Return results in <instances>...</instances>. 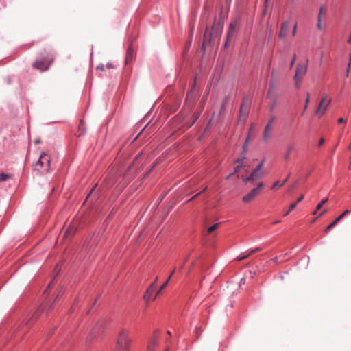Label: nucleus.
I'll use <instances>...</instances> for the list:
<instances>
[{
	"label": "nucleus",
	"mask_w": 351,
	"mask_h": 351,
	"mask_svg": "<svg viewBox=\"0 0 351 351\" xmlns=\"http://www.w3.org/2000/svg\"><path fill=\"white\" fill-rule=\"evenodd\" d=\"M272 261H273L274 262H277V261H278V258H277V257H275V258H274L272 259Z\"/></svg>",
	"instance_id": "57"
},
{
	"label": "nucleus",
	"mask_w": 351,
	"mask_h": 351,
	"mask_svg": "<svg viewBox=\"0 0 351 351\" xmlns=\"http://www.w3.org/2000/svg\"><path fill=\"white\" fill-rule=\"evenodd\" d=\"M158 279V277H156V279H155V280H154V282H155V284L156 283V282H157Z\"/></svg>",
	"instance_id": "61"
},
{
	"label": "nucleus",
	"mask_w": 351,
	"mask_h": 351,
	"mask_svg": "<svg viewBox=\"0 0 351 351\" xmlns=\"http://www.w3.org/2000/svg\"><path fill=\"white\" fill-rule=\"evenodd\" d=\"M187 261H188V256L184 260L183 265H184Z\"/></svg>",
	"instance_id": "56"
},
{
	"label": "nucleus",
	"mask_w": 351,
	"mask_h": 351,
	"mask_svg": "<svg viewBox=\"0 0 351 351\" xmlns=\"http://www.w3.org/2000/svg\"><path fill=\"white\" fill-rule=\"evenodd\" d=\"M53 282V280H52V282H51V283H49V285H48V287H47V289L44 291V293H45L47 291L48 289H49V288L51 287V284H52Z\"/></svg>",
	"instance_id": "50"
},
{
	"label": "nucleus",
	"mask_w": 351,
	"mask_h": 351,
	"mask_svg": "<svg viewBox=\"0 0 351 351\" xmlns=\"http://www.w3.org/2000/svg\"><path fill=\"white\" fill-rule=\"evenodd\" d=\"M159 339V332L155 331L147 343V351H156Z\"/></svg>",
	"instance_id": "8"
},
{
	"label": "nucleus",
	"mask_w": 351,
	"mask_h": 351,
	"mask_svg": "<svg viewBox=\"0 0 351 351\" xmlns=\"http://www.w3.org/2000/svg\"><path fill=\"white\" fill-rule=\"evenodd\" d=\"M129 330L122 328L117 337L114 351H129L131 339L129 337Z\"/></svg>",
	"instance_id": "1"
},
{
	"label": "nucleus",
	"mask_w": 351,
	"mask_h": 351,
	"mask_svg": "<svg viewBox=\"0 0 351 351\" xmlns=\"http://www.w3.org/2000/svg\"><path fill=\"white\" fill-rule=\"evenodd\" d=\"M134 58V47L133 45V43H131L127 49L125 60V64H129L132 63Z\"/></svg>",
	"instance_id": "10"
},
{
	"label": "nucleus",
	"mask_w": 351,
	"mask_h": 351,
	"mask_svg": "<svg viewBox=\"0 0 351 351\" xmlns=\"http://www.w3.org/2000/svg\"><path fill=\"white\" fill-rule=\"evenodd\" d=\"M261 248H260V247H256L255 249H254V250H252L250 251V252H249V253H248V255H252V254H254V253H256V252H259V251H261Z\"/></svg>",
	"instance_id": "33"
},
{
	"label": "nucleus",
	"mask_w": 351,
	"mask_h": 351,
	"mask_svg": "<svg viewBox=\"0 0 351 351\" xmlns=\"http://www.w3.org/2000/svg\"><path fill=\"white\" fill-rule=\"evenodd\" d=\"M233 174H234V172H233L232 173L230 174L229 176H228L226 177V179H230V178Z\"/></svg>",
	"instance_id": "55"
},
{
	"label": "nucleus",
	"mask_w": 351,
	"mask_h": 351,
	"mask_svg": "<svg viewBox=\"0 0 351 351\" xmlns=\"http://www.w3.org/2000/svg\"><path fill=\"white\" fill-rule=\"evenodd\" d=\"M88 201V195L86 196L84 202V204Z\"/></svg>",
	"instance_id": "54"
},
{
	"label": "nucleus",
	"mask_w": 351,
	"mask_h": 351,
	"mask_svg": "<svg viewBox=\"0 0 351 351\" xmlns=\"http://www.w3.org/2000/svg\"><path fill=\"white\" fill-rule=\"evenodd\" d=\"M55 271L56 272V276H58L59 272L60 271V269L58 267V265L56 266Z\"/></svg>",
	"instance_id": "48"
},
{
	"label": "nucleus",
	"mask_w": 351,
	"mask_h": 351,
	"mask_svg": "<svg viewBox=\"0 0 351 351\" xmlns=\"http://www.w3.org/2000/svg\"><path fill=\"white\" fill-rule=\"evenodd\" d=\"M167 334H168V335H169V337H171V332H170L169 331H167Z\"/></svg>",
	"instance_id": "60"
},
{
	"label": "nucleus",
	"mask_w": 351,
	"mask_h": 351,
	"mask_svg": "<svg viewBox=\"0 0 351 351\" xmlns=\"http://www.w3.org/2000/svg\"><path fill=\"white\" fill-rule=\"evenodd\" d=\"M308 60H306V63H299L296 66L295 73L293 77L295 86L297 88H300L303 77L307 72Z\"/></svg>",
	"instance_id": "2"
},
{
	"label": "nucleus",
	"mask_w": 351,
	"mask_h": 351,
	"mask_svg": "<svg viewBox=\"0 0 351 351\" xmlns=\"http://www.w3.org/2000/svg\"><path fill=\"white\" fill-rule=\"evenodd\" d=\"M280 184H281L280 181L275 182L271 186V189L274 190L276 189L278 187H280Z\"/></svg>",
	"instance_id": "32"
},
{
	"label": "nucleus",
	"mask_w": 351,
	"mask_h": 351,
	"mask_svg": "<svg viewBox=\"0 0 351 351\" xmlns=\"http://www.w3.org/2000/svg\"><path fill=\"white\" fill-rule=\"evenodd\" d=\"M250 99L245 97L243 99L242 104L240 107L239 121L245 123L250 112Z\"/></svg>",
	"instance_id": "3"
},
{
	"label": "nucleus",
	"mask_w": 351,
	"mask_h": 351,
	"mask_svg": "<svg viewBox=\"0 0 351 351\" xmlns=\"http://www.w3.org/2000/svg\"><path fill=\"white\" fill-rule=\"evenodd\" d=\"M289 176H290V173L287 176V177L286 178H285V180L281 182V184H280V186H282L287 182V180L289 178Z\"/></svg>",
	"instance_id": "36"
},
{
	"label": "nucleus",
	"mask_w": 351,
	"mask_h": 351,
	"mask_svg": "<svg viewBox=\"0 0 351 351\" xmlns=\"http://www.w3.org/2000/svg\"><path fill=\"white\" fill-rule=\"evenodd\" d=\"M296 206H297L296 203L291 204L289 210L285 213L284 215L285 216L288 215L291 210H293V209L295 208Z\"/></svg>",
	"instance_id": "29"
},
{
	"label": "nucleus",
	"mask_w": 351,
	"mask_h": 351,
	"mask_svg": "<svg viewBox=\"0 0 351 351\" xmlns=\"http://www.w3.org/2000/svg\"><path fill=\"white\" fill-rule=\"evenodd\" d=\"M237 25L236 23H232L230 25L229 31L227 35V40L225 43V47H226L228 45V43L230 41V40L234 36L236 29H237Z\"/></svg>",
	"instance_id": "17"
},
{
	"label": "nucleus",
	"mask_w": 351,
	"mask_h": 351,
	"mask_svg": "<svg viewBox=\"0 0 351 351\" xmlns=\"http://www.w3.org/2000/svg\"><path fill=\"white\" fill-rule=\"evenodd\" d=\"M5 82H7V84H10L12 83L11 77H10V76L6 77Z\"/></svg>",
	"instance_id": "41"
},
{
	"label": "nucleus",
	"mask_w": 351,
	"mask_h": 351,
	"mask_svg": "<svg viewBox=\"0 0 351 351\" xmlns=\"http://www.w3.org/2000/svg\"><path fill=\"white\" fill-rule=\"evenodd\" d=\"M169 350V348H167L165 351H168Z\"/></svg>",
	"instance_id": "64"
},
{
	"label": "nucleus",
	"mask_w": 351,
	"mask_h": 351,
	"mask_svg": "<svg viewBox=\"0 0 351 351\" xmlns=\"http://www.w3.org/2000/svg\"><path fill=\"white\" fill-rule=\"evenodd\" d=\"M303 199H304V195H302L300 197H298L297 199V201L295 203L298 204V203L300 202Z\"/></svg>",
	"instance_id": "45"
},
{
	"label": "nucleus",
	"mask_w": 351,
	"mask_h": 351,
	"mask_svg": "<svg viewBox=\"0 0 351 351\" xmlns=\"http://www.w3.org/2000/svg\"><path fill=\"white\" fill-rule=\"evenodd\" d=\"M52 62L53 59L50 61H48L47 59L38 60L33 63V67L41 71H45L49 69Z\"/></svg>",
	"instance_id": "9"
},
{
	"label": "nucleus",
	"mask_w": 351,
	"mask_h": 351,
	"mask_svg": "<svg viewBox=\"0 0 351 351\" xmlns=\"http://www.w3.org/2000/svg\"><path fill=\"white\" fill-rule=\"evenodd\" d=\"M103 327H104L103 323L101 322H98L93 327L91 334L89 335V336H90L91 338L97 337V336H99L101 333V332L103 330Z\"/></svg>",
	"instance_id": "12"
},
{
	"label": "nucleus",
	"mask_w": 351,
	"mask_h": 351,
	"mask_svg": "<svg viewBox=\"0 0 351 351\" xmlns=\"http://www.w3.org/2000/svg\"><path fill=\"white\" fill-rule=\"evenodd\" d=\"M293 149V144H290L287 146V151L285 152L284 154V158L285 159H288L290 157V155L291 154V152Z\"/></svg>",
	"instance_id": "24"
},
{
	"label": "nucleus",
	"mask_w": 351,
	"mask_h": 351,
	"mask_svg": "<svg viewBox=\"0 0 351 351\" xmlns=\"http://www.w3.org/2000/svg\"><path fill=\"white\" fill-rule=\"evenodd\" d=\"M97 70H100L103 71L104 70V64H99L97 66Z\"/></svg>",
	"instance_id": "40"
},
{
	"label": "nucleus",
	"mask_w": 351,
	"mask_h": 351,
	"mask_svg": "<svg viewBox=\"0 0 351 351\" xmlns=\"http://www.w3.org/2000/svg\"><path fill=\"white\" fill-rule=\"evenodd\" d=\"M246 158V152H241L240 156L237 159L236 163L237 165L235 167L234 173L239 172V171L243 167V162Z\"/></svg>",
	"instance_id": "14"
},
{
	"label": "nucleus",
	"mask_w": 351,
	"mask_h": 351,
	"mask_svg": "<svg viewBox=\"0 0 351 351\" xmlns=\"http://www.w3.org/2000/svg\"><path fill=\"white\" fill-rule=\"evenodd\" d=\"M228 101H229V97H228V96L225 97L223 99L222 104L221 106L220 114H221L223 112V111L224 110L226 106L227 105Z\"/></svg>",
	"instance_id": "25"
},
{
	"label": "nucleus",
	"mask_w": 351,
	"mask_h": 351,
	"mask_svg": "<svg viewBox=\"0 0 351 351\" xmlns=\"http://www.w3.org/2000/svg\"><path fill=\"white\" fill-rule=\"evenodd\" d=\"M13 175L11 173H0V182L6 181L8 178H12Z\"/></svg>",
	"instance_id": "23"
},
{
	"label": "nucleus",
	"mask_w": 351,
	"mask_h": 351,
	"mask_svg": "<svg viewBox=\"0 0 351 351\" xmlns=\"http://www.w3.org/2000/svg\"><path fill=\"white\" fill-rule=\"evenodd\" d=\"M295 59H296V56H295V55H294L293 58V60H291V64H290V67H292V66H293L294 62H295Z\"/></svg>",
	"instance_id": "43"
},
{
	"label": "nucleus",
	"mask_w": 351,
	"mask_h": 351,
	"mask_svg": "<svg viewBox=\"0 0 351 351\" xmlns=\"http://www.w3.org/2000/svg\"><path fill=\"white\" fill-rule=\"evenodd\" d=\"M45 168V166L43 164V162L41 161L40 156L39 157L38 160L36 162V163L33 167V170L34 171H38L40 173H45L44 169Z\"/></svg>",
	"instance_id": "20"
},
{
	"label": "nucleus",
	"mask_w": 351,
	"mask_h": 351,
	"mask_svg": "<svg viewBox=\"0 0 351 351\" xmlns=\"http://www.w3.org/2000/svg\"><path fill=\"white\" fill-rule=\"evenodd\" d=\"M265 175V171L264 170H258L254 169L252 173L250 174L248 177H246L243 179V182L247 183L251 181H254L263 178Z\"/></svg>",
	"instance_id": "7"
},
{
	"label": "nucleus",
	"mask_w": 351,
	"mask_h": 351,
	"mask_svg": "<svg viewBox=\"0 0 351 351\" xmlns=\"http://www.w3.org/2000/svg\"><path fill=\"white\" fill-rule=\"evenodd\" d=\"M69 234H71V230H66V232H65V234L64 236H67L69 235Z\"/></svg>",
	"instance_id": "51"
},
{
	"label": "nucleus",
	"mask_w": 351,
	"mask_h": 351,
	"mask_svg": "<svg viewBox=\"0 0 351 351\" xmlns=\"http://www.w3.org/2000/svg\"><path fill=\"white\" fill-rule=\"evenodd\" d=\"M250 255H248V254H245V255H239V256H237V261H241V260H243L245 258H246L247 257L250 256Z\"/></svg>",
	"instance_id": "35"
},
{
	"label": "nucleus",
	"mask_w": 351,
	"mask_h": 351,
	"mask_svg": "<svg viewBox=\"0 0 351 351\" xmlns=\"http://www.w3.org/2000/svg\"><path fill=\"white\" fill-rule=\"evenodd\" d=\"M263 186L264 183L263 182H259L256 188L252 189L247 195L243 197V201L247 203L255 199L258 195L261 194V189Z\"/></svg>",
	"instance_id": "5"
},
{
	"label": "nucleus",
	"mask_w": 351,
	"mask_h": 351,
	"mask_svg": "<svg viewBox=\"0 0 351 351\" xmlns=\"http://www.w3.org/2000/svg\"><path fill=\"white\" fill-rule=\"evenodd\" d=\"M237 25L236 23H232L230 25L229 31L227 35V40L225 43V47H226L228 45V43L230 41V40L234 36L236 29H237Z\"/></svg>",
	"instance_id": "16"
},
{
	"label": "nucleus",
	"mask_w": 351,
	"mask_h": 351,
	"mask_svg": "<svg viewBox=\"0 0 351 351\" xmlns=\"http://www.w3.org/2000/svg\"><path fill=\"white\" fill-rule=\"evenodd\" d=\"M324 139L323 138H322L318 143V146H322L324 144Z\"/></svg>",
	"instance_id": "46"
},
{
	"label": "nucleus",
	"mask_w": 351,
	"mask_h": 351,
	"mask_svg": "<svg viewBox=\"0 0 351 351\" xmlns=\"http://www.w3.org/2000/svg\"><path fill=\"white\" fill-rule=\"evenodd\" d=\"M317 28L319 29H322V25H321V22H319V21H318V23H317Z\"/></svg>",
	"instance_id": "49"
},
{
	"label": "nucleus",
	"mask_w": 351,
	"mask_h": 351,
	"mask_svg": "<svg viewBox=\"0 0 351 351\" xmlns=\"http://www.w3.org/2000/svg\"><path fill=\"white\" fill-rule=\"evenodd\" d=\"M208 186H206L202 191H200L199 193H201V194L202 193H204L206 189H207Z\"/></svg>",
	"instance_id": "53"
},
{
	"label": "nucleus",
	"mask_w": 351,
	"mask_h": 351,
	"mask_svg": "<svg viewBox=\"0 0 351 351\" xmlns=\"http://www.w3.org/2000/svg\"><path fill=\"white\" fill-rule=\"evenodd\" d=\"M326 212V210L325 209V210H324L323 211H322V212L320 213V214L319 215V216H322V215H323Z\"/></svg>",
	"instance_id": "52"
},
{
	"label": "nucleus",
	"mask_w": 351,
	"mask_h": 351,
	"mask_svg": "<svg viewBox=\"0 0 351 351\" xmlns=\"http://www.w3.org/2000/svg\"><path fill=\"white\" fill-rule=\"evenodd\" d=\"M274 119H275V116H272L270 118V119L269 120L267 124L266 125V126L265 128V130L263 132V140L265 141H267V140L270 137V131L271 130V128H272L271 123L274 121Z\"/></svg>",
	"instance_id": "13"
},
{
	"label": "nucleus",
	"mask_w": 351,
	"mask_h": 351,
	"mask_svg": "<svg viewBox=\"0 0 351 351\" xmlns=\"http://www.w3.org/2000/svg\"><path fill=\"white\" fill-rule=\"evenodd\" d=\"M332 99L329 98L328 95H324L319 101V106L316 110L315 114L319 117L324 114L328 105L331 103Z\"/></svg>",
	"instance_id": "4"
},
{
	"label": "nucleus",
	"mask_w": 351,
	"mask_h": 351,
	"mask_svg": "<svg viewBox=\"0 0 351 351\" xmlns=\"http://www.w3.org/2000/svg\"><path fill=\"white\" fill-rule=\"evenodd\" d=\"M328 201V198H326L324 199H322L320 203H319L317 205V210H320L322 208V207L323 206V205Z\"/></svg>",
	"instance_id": "30"
},
{
	"label": "nucleus",
	"mask_w": 351,
	"mask_h": 351,
	"mask_svg": "<svg viewBox=\"0 0 351 351\" xmlns=\"http://www.w3.org/2000/svg\"><path fill=\"white\" fill-rule=\"evenodd\" d=\"M41 161L43 162L45 168L44 169L45 172H49L50 167V157L46 154L43 153L40 154Z\"/></svg>",
	"instance_id": "19"
},
{
	"label": "nucleus",
	"mask_w": 351,
	"mask_h": 351,
	"mask_svg": "<svg viewBox=\"0 0 351 351\" xmlns=\"http://www.w3.org/2000/svg\"><path fill=\"white\" fill-rule=\"evenodd\" d=\"M337 121H338V123H346V120L342 117L339 118Z\"/></svg>",
	"instance_id": "42"
},
{
	"label": "nucleus",
	"mask_w": 351,
	"mask_h": 351,
	"mask_svg": "<svg viewBox=\"0 0 351 351\" xmlns=\"http://www.w3.org/2000/svg\"><path fill=\"white\" fill-rule=\"evenodd\" d=\"M265 162V159L264 158L261 161V162L256 166V167L255 169H258V170H263V168Z\"/></svg>",
	"instance_id": "31"
},
{
	"label": "nucleus",
	"mask_w": 351,
	"mask_h": 351,
	"mask_svg": "<svg viewBox=\"0 0 351 351\" xmlns=\"http://www.w3.org/2000/svg\"><path fill=\"white\" fill-rule=\"evenodd\" d=\"M294 187H295V185H293V186H291V189H294Z\"/></svg>",
	"instance_id": "63"
},
{
	"label": "nucleus",
	"mask_w": 351,
	"mask_h": 351,
	"mask_svg": "<svg viewBox=\"0 0 351 351\" xmlns=\"http://www.w3.org/2000/svg\"><path fill=\"white\" fill-rule=\"evenodd\" d=\"M290 25V21L289 20H286L282 22L281 24L280 32L278 34V37L281 40H284L287 34Z\"/></svg>",
	"instance_id": "11"
},
{
	"label": "nucleus",
	"mask_w": 351,
	"mask_h": 351,
	"mask_svg": "<svg viewBox=\"0 0 351 351\" xmlns=\"http://www.w3.org/2000/svg\"><path fill=\"white\" fill-rule=\"evenodd\" d=\"M106 67L107 69H112L114 68V66L112 63H108L106 65Z\"/></svg>",
	"instance_id": "44"
},
{
	"label": "nucleus",
	"mask_w": 351,
	"mask_h": 351,
	"mask_svg": "<svg viewBox=\"0 0 351 351\" xmlns=\"http://www.w3.org/2000/svg\"><path fill=\"white\" fill-rule=\"evenodd\" d=\"M175 271H176V269H173V270L171 272V274H170L169 276L168 277L167 280H166V282H169V281L170 280L171 276L173 275Z\"/></svg>",
	"instance_id": "38"
},
{
	"label": "nucleus",
	"mask_w": 351,
	"mask_h": 351,
	"mask_svg": "<svg viewBox=\"0 0 351 351\" xmlns=\"http://www.w3.org/2000/svg\"><path fill=\"white\" fill-rule=\"evenodd\" d=\"M219 226V223H215L213 226H211L210 227H209L208 229H207V232L208 234L210 233H212L213 231H215Z\"/></svg>",
	"instance_id": "27"
},
{
	"label": "nucleus",
	"mask_w": 351,
	"mask_h": 351,
	"mask_svg": "<svg viewBox=\"0 0 351 351\" xmlns=\"http://www.w3.org/2000/svg\"><path fill=\"white\" fill-rule=\"evenodd\" d=\"M251 130H252V128H250V131H249L248 135H247V136L244 143L242 145V151L243 152H247L248 144H249V142H250V132H251Z\"/></svg>",
	"instance_id": "22"
},
{
	"label": "nucleus",
	"mask_w": 351,
	"mask_h": 351,
	"mask_svg": "<svg viewBox=\"0 0 351 351\" xmlns=\"http://www.w3.org/2000/svg\"><path fill=\"white\" fill-rule=\"evenodd\" d=\"M155 282L152 283L149 287L147 288L145 293L143 295V298L146 302H148L150 300H153L152 295L155 291Z\"/></svg>",
	"instance_id": "18"
},
{
	"label": "nucleus",
	"mask_w": 351,
	"mask_h": 351,
	"mask_svg": "<svg viewBox=\"0 0 351 351\" xmlns=\"http://www.w3.org/2000/svg\"><path fill=\"white\" fill-rule=\"evenodd\" d=\"M167 282L163 283V285L160 287V289L157 291L154 297H153V300H155L156 298L157 295H159L161 293V291L167 287Z\"/></svg>",
	"instance_id": "28"
},
{
	"label": "nucleus",
	"mask_w": 351,
	"mask_h": 351,
	"mask_svg": "<svg viewBox=\"0 0 351 351\" xmlns=\"http://www.w3.org/2000/svg\"><path fill=\"white\" fill-rule=\"evenodd\" d=\"M223 25L221 22L215 21L212 27V31L210 32L208 40L211 41L219 36L222 32Z\"/></svg>",
	"instance_id": "6"
},
{
	"label": "nucleus",
	"mask_w": 351,
	"mask_h": 351,
	"mask_svg": "<svg viewBox=\"0 0 351 351\" xmlns=\"http://www.w3.org/2000/svg\"><path fill=\"white\" fill-rule=\"evenodd\" d=\"M296 29H297V23H295V24L294 25L293 28L292 35H293V36L295 35Z\"/></svg>",
	"instance_id": "39"
},
{
	"label": "nucleus",
	"mask_w": 351,
	"mask_h": 351,
	"mask_svg": "<svg viewBox=\"0 0 351 351\" xmlns=\"http://www.w3.org/2000/svg\"><path fill=\"white\" fill-rule=\"evenodd\" d=\"M350 213L349 210H346L342 214H341L338 217H337L335 221H333L330 224H329L326 229L324 230L325 233H327L330 230H331L339 221H340L346 215Z\"/></svg>",
	"instance_id": "15"
},
{
	"label": "nucleus",
	"mask_w": 351,
	"mask_h": 351,
	"mask_svg": "<svg viewBox=\"0 0 351 351\" xmlns=\"http://www.w3.org/2000/svg\"><path fill=\"white\" fill-rule=\"evenodd\" d=\"M86 133V122L84 119H81L78 125V130L76 132V136H81Z\"/></svg>",
	"instance_id": "21"
},
{
	"label": "nucleus",
	"mask_w": 351,
	"mask_h": 351,
	"mask_svg": "<svg viewBox=\"0 0 351 351\" xmlns=\"http://www.w3.org/2000/svg\"><path fill=\"white\" fill-rule=\"evenodd\" d=\"M309 100H310L309 93H307V97H306V101H305V105H304V110H305L307 108L308 104L309 103Z\"/></svg>",
	"instance_id": "34"
},
{
	"label": "nucleus",
	"mask_w": 351,
	"mask_h": 351,
	"mask_svg": "<svg viewBox=\"0 0 351 351\" xmlns=\"http://www.w3.org/2000/svg\"><path fill=\"white\" fill-rule=\"evenodd\" d=\"M207 38H208V30L206 29V31L205 32V34H204V43H203V45H204V43L206 42Z\"/></svg>",
	"instance_id": "47"
},
{
	"label": "nucleus",
	"mask_w": 351,
	"mask_h": 351,
	"mask_svg": "<svg viewBox=\"0 0 351 351\" xmlns=\"http://www.w3.org/2000/svg\"><path fill=\"white\" fill-rule=\"evenodd\" d=\"M318 210H317V208L315 209V210L313 213V215H315L317 213Z\"/></svg>",
	"instance_id": "59"
},
{
	"label": "nucleus",
	"mask_w": 351,
	"mask_h": 351,
	"mask_svg": "<svg viewBox=\"0 0 351 351\" xmlns=\"http://www.w3.org/2000/svg\"><path fill=\"white\" fill-rule=\"evenodd\" d=\"M326 14L324 6L322 5L319 8L317 21H322V16Z\"/></svg>",
	"instance_id": "26"
},
{
	"label": "nucleus",
	"mask_w": 351,
	"mask_h": 351,
	"mask_svg": "<svg viewBox=\"0 0 351 351\" xmlns=\"http://www.w3.org/2000/svg\"><path fill=\"white\" fill-rule=\"evenodd\" d=\"M315 221H316V218H315V219H313L312 220V223H314Z\"/></svg>",
	"instance_id": "62"
},
{
	"label": "nucleus",
	"mask_w": 351,
	"mask_h": 351,
	"mask_svg": "<svg viewBox=\"0 0 351 351\" xmlns=\"http://www.w3.org/2000/svg\"><path fill=\"white\" fill-rule=\"evenodd\" d=\"M350 64H351V53L350 54V62L348 64V66H350Z\"/></svg>",
	"instance_id": "58"
},
{
	"label": "nucleus",
	"mask_w": 351,
	"mask_h": 351,
	"mask_svg": "<svg viewBox=\"0 0 351 351\" xmlns=\"http://www.w3.org/2000/svg\"><path fill=\"white\" fill-rule=\"evenodd\" d=\"M201 194V193H197L196 195H195L194 196H193L191 199H189L187 202H191L193 200H194L197 197H198L199 195Z\"/></svg>",
	"instance_id": "37"
}]
</instances>
